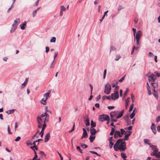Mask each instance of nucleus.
Segmentation results:
<instances>
[{
    "label": "nucleus",
    "instance_id": "nucleus-1",
    "mask_svg": "<svg viewBox=\"0 0 160 160\" xmlns=\"http://www.w3.org/2000/svg\"><path fill=\"white\" fill-rule=\"evenodd\" d=\"M113 148L115 151L119 150L121 152H123L126 149V143L122 139H118L114 145Z\"/></svg>",
    "mask_w": 160,
    "mask_h": 160
},
{
    "label": "nucleus",
    "instance_id": "nucleus-2",
    "mask_svg": "<svg viewBox=\"0 0 160 160\" xmlns=\"http://www.w3.org/2000/svg\"><path fill=\"white\" fill-rule=\"evenodd\" d=\"M111 89V86L110 84L107 83L105 85L104 92L106 94L108 95L110 93Z\"/></svg>",
    "mask_w": 160,
    "mask_h": 160
},
{
    "label": "nucleus",
    "instance_id": "nucleus-3",
    "mask_svg": "<svg viewBox=\"0 0 160 160\" xmlns=\"http://www.w3.org/2000/svg\"><path fill=\"white\" fill-rule=\"evenodd\" d=\"M20 22V20L19 18H17L14 21V23L12 24V27L10 30V32H14L16 28L18 25V23Z\"/></svg>",
    "mask_w": 160,
    "mask_h": 160
},
{
    "label": "nucleus",
    "instance_id": "nucleus-4",
    "mask_svg": "<svg viewBox=\"0 0 160 160\" xmlns=\"http://www.w3.org/2000/svg\"><path fill=\"white\" fill-rule=\"evenodd\" d=\"M39 117H41V119H42L43 122H47L49 117V115L46 112L42 113L41 116Z\"/></svg>",
    "mask_w": 160,
    "mask_h": 160
},
{
    "label": "nucleus",
    "instance_id": "nucleus-5",
    "mask_svg": "<svg viewBox=\"0 0 160 160\" xmlns=\"http://www.w3.org/2000/svg\"><path fill=\"white\" fill-rule=\"evenodd\" d=\"M98 119L100 121L103 122L104 121L109 120L110 118L108 115H103L99 116Z\"/></svg>",
    "mask_w": 160,
    "mask_h": 160
},
{
    "label": "nucleus",
    "instance_id": "nucleus-6",
    "mask_svg": "<svg viewBox=\"0 0 160 160\" xmlns=\"http://www.w3.org/2000/svg\"><path fill=\"white\" fill-rule=\"evenodd\" d=\"M151 84H152V86L153 88V95L156 99H158V93L155 90V88L156 87L157 88L158 85L156 83H155L154 82L151 83Z\"/></svg>",
    "mask_w": 160,
    "mask_h": 160
},
{
    "label": "nucleus",
    "instance_id": "nucleus-7",
    "mask_svg": "<svg viewBox=\"0 0 160 160\" xmlns=\"http://www.w3.org/2000/svg\"><path fill=\"white\" fill-rule=\"evenodd\" d=\"M156 78V76L153 74H151L148 78V80L150 82H152L151 83H153L152 82H154Z\"/></svg>",
    "mask_w": 160,
    "mask_h": 160
},
{
    "label": "nucleus",
    "instance_id": "nucleus-8",
    "mask_svg": "<svg viewBox=\"0 0 160 160\" xmlns=\"http://www.w3.org/2000/svg\"><path fill=\"white\" fill-rule=\"evenodd\" d=\"M119 98L118 92H114V93L111 94V98L112 100H115Z\"/></svg>",
    "mask_w": 160,
    "mask_h": 160
},
{
    "label": "nucleus",
    "instance_id": "nucleus-9",
    "mask_svg": "<svg viewBox=\"0 0 160 160\" xmlns=\"http://www.w3.org/2000/svg\"><path fill=\"white\" fill-rule=\"evenodd\" d=\"M132 133V132L130 131H127L126 133L125 134V135L124 138L122 139L123 141L127 140L128 139V137L131 135Z\"/></svg>",
    "mask_w": 160,
    "mask_h": 160
},
{
    "label": "nucleus",
    "instance_id": "nucleus-10",
    "mask_svg": "<svg viewBox=\"0 0 160 160\" xmlns=\"http://www.w3.org/2000/svg\"><path fill=\"white\" fill-rule=\"evenodd\" d=\"M148 144L149 146L153 152H158V150L156 146L151 145L150 143H148Z\"/></svg>",
    "mask_w": 160,
    "mask_h": 160
},
{
    "label": "nucleus",
    "instance_id": "nucleus-11",
    "mask_svg": "<svg viewBox=\"0 0 160 160\" xmlns=\"http://www.w3.org/2000/svg\"><path fill=\"white\" fill-rule=\"evenodd\" d=\"M37 121L38 123V128H41L42 127L43 121L42 119H41V117H38L37 118Z\"/></svg>",
    "mask_w": 160,
    "mask_h": 160
},
{
    "label": "nucleus",
    "instance_id": "nucleus-12",
    "mask_svg": "<svg viewBox=\"0 0 160 160\" xmlns=\"http://www.w3.org/2000/svg\"><path fill=\"white\" fill-rule=\"evenodd\" d=\"M151 129L154 134H155L157 133V131L156 129L155 124L154 123H152L151 126Z\"/></svg>",
    "mask_w": 160,
    "mask_h": 160
},
{
    "label": "nucleus",
    "instance_id": "nucleus-13",
    "mask_svg": "<svg viewBox=\"0 0 160 160\" xmlns=\"http://www.w3.org/2000/svg\"><path fill=\"white\" fill-rule=\"evenodd\" d=\"M142 36V33L141 31L140 30L138 31H137L136 33L135 38L140 39V38Z\"/></svg>",
    "mask_w": 160,
    "mask_h": 160
},
{
    "label": "nucleus",
    "instance_id": "nucleus-14",
    "mask_svg": "<svg viewBox=\"0 0 160 160\" xmlns=\"http://www.w3.org/2000/svg\"><path fill=\"white\" fill-rule=\"evenodd\" d=\"M90 130L92 135H94L98 131H97L94 128L92 127H90Z\"/></svg>",
    "mask_w": 160,
    "mask_h": 160
},
{
    "label": "nucleus",
    "instance_id": "nucleus-15",
    "mask_svg": "<svg viewBox=\"0 0 160 160\" xmlns=\"http://www.w3.org/2000/svg\"><path fill=\"white\" fill-rule=\"evenodd\" d=\"M50 135L49 132L47 133L45 135L44 142H47L49 139Z\"/></svg>",
    "mask_w": 160,
    "mask_h": 160
},
{
    "label": "nucleus",
    "instance_id": "nucleus-16",
    "mask_svg": "<svg viewBox=\"0 0 160 160\" xmlns=\"http://www.w3.org/2000/svg\"><path fill=\"white\" fill-rule=\"evenodd\" d=\"M124 110H122L119 113L118 116L116 117V119H118L121 118L123 115L124 112Z\"/></svg>",
    "mask_w": 160,
    "mask_h": 160
},
{
    "label": "nucleus",
    "instance_id": "nucleus-17",
    "mask_svg": "<svg viewBox=\"0 0 160 160\" xmlns=\"http://www.w3.org/2000/svg\"><path fill=\"white\" fill-rule=\"evenodd\" d=\"M130 99V97H128L125 100V108L126 109H127L128 106Z\"/></svg>",
    "mask_w": 160,
    "mask_h": 160
},
{
    "label": "nucleus",
    "instance_id": "nucleus-18",
    "mask_svg": "<svg viewBox=\"0 0 160 160\" xmlns=\"http://www.w3.org/2000/svg\"><path fill=\"white\" fill-rule=\"evenodd\" d=\"M26 23V22H24V23H23L22 24L20 25V27L21 29L24 30L25 29L27 26Z\"/></svg>",
    "mask_w": 160,
    "mask_h": 160
},
{
    "label": "nucleus",
    "instance_id": "nucleus-19",
    "mask_svg": "<svg viewBox=\"0 0 160 160\" xmlns=\"http://www.w3.org/2000/svg\"><path fill=\"white\" fill-rule=\"evenodd\" d=\"M85 123L87 126H89L90 125L89 119L88 116L86 118V120L85 121Z\"/></svg>",
    "mask_w": 160,
    "mask_h": 160
},
{
    "label": "nucleus",
    "instance_id": "nucleus-20",
    "mask_svg": "<svg viewBox=\"0 0 160 160\" xmlns=\"http://www.w3.org/2000/svg\"><path fill=\"white\" fill-rule=\"evenodd\" d=\"M115 133L116 134L119 138L122 137V136L121 135V133L119 131H116Z\"/></svg>",
    "mask_w": 160,
    "mask_h": 160
},
{
    "label": "nucleus",
    "instance_id": "nucleus-21",
    "mask_svg": "<svg viewBox=\"0 0 160 160\" xmlns=\"http://www.w3.org/2000/svg\"><path fill=\"white\" fill-rule=\"evenodd\" d=\"M88 135L87 132H83L82 136V137L81 139H82L83 138H86L88 137Z\"/></svg>",
    "mask_w": 160,
    "mask_h": 160
},
{
    "label": "nucleus",
    "instance_id": "nucleus-22",
    "mask_svg": "<svg viewBox=\"0 0 160 160\" xmlns=\"http://www.w3.org/2000/svg\"><path fill=\"white\" fill-rule=\"evenodd\" d=\"M15 110V109H10L8 111H7L6 112L8 114H10L13 113Z\"/></svg>",
    "mask_w": 160,
    "mask_h": 160
},
{
    "label": "nucleus",
    "instance_id": "nucleus-23",
    "mask_svg": "<svg viewBox=\"0 0 160 160\" xmlns=\"http://www.w3.org/2000/svg\"><path fill=\"white\" fill-rule=\"evenodd\" d=\"M121 155L122 158L124 159H126V158L127 157L126 154L124 152H122Z\"/></svg>",
    "mask_w": 160,
    "mask_h": 160
},
{
    "label": "nucleus",
    "instance_id": "nucleus-24",
    "mask_svg": "<svg viewBox=\"0 0 160 160\" xmlns=\"http://www.w3.org/2000/svg\"><path fill=\"white\" fill-rule=\"evenodd\" d=\"M95 136H90V137H89V139H90V142H93V141H94V139H95Z\"/></svg>",
    "mask_w": 160,
    "mask_h": 160
},
{
    "label": "nucleus",
    "instance_id": "nucleus-25",
    "mask_svg": "<svg viewBox=\"0 0 160 160\" xmlns=\"http://www.w3.org/2000/svg\"><path fill=\"white\" fill-rule=\"evenodd\" d=\"M135 110V109H134L130 115V117L132 119L133 118L135 115V113L134 112Z\"/></svg>",
    "mask_w": 160,
    "mask_h": 160
},
{
    "label": "nucleus",
    "instance_id": "nucleus-26",
    "mask_svg": "<svg viewBox=\"0 0 160 160\" xmlns=\"http://www.w3.org/2000/svg\"><path fill=\"white\" fill-rule=\"evenodd\" d=\"M108 12V11L107 10L104 12V14L103 15V16H102L101 19H100V22H101L102 20L104 19L105 16L106 15V14H107Z\"/></svg>",
    "mask_w": 160,
    "mask_h": 160
},
{
    "label": "nucleus",
    "instance_id": "nucleus-27",
    "mask_svg": "<svg viewBox=\"0 0 160 160\" xmlns=\"http://www.w3.org/2000/svg\"><path fill=\"white\" fill-rule=\"evenodd\" d=\"M110 116L111 118H113L115 116V112H111Z\"/></svg>",
    "mask_w": 160,
    "mask_h": 160
},
{
    "label": "nucleus",
    "instance_id": "nucleus-28",
    "mask_svg": "<svg viewBox=\"0 0 160 160\" xmlns=\"http://www.w3.org/2000/svg\"><path fill=\"white\" fill-rule=\"evenodd\" d=\"M91 125L92 126L91 127H92V128H93V127H96V123L95 122H94L93 120H92L91 121Z\"/></svg>",
    "mask_w": 160,
    "mask_h": 160
},
{
    "label": "nucleus",
    "instance_id": "nucleus-29",
    "mask_svg": "<svg viewBox=\"0 0 160 160\" xmlns=\"http://www.w3.org/2000/svg\"><path fill=\"white\" fill-rule=\"evenodd\" d=\"M47 100L46 99H44V98L42 99L41 102L42 103L43 105H45L46 104V101Z\"/></svg>",
    "mask_w": 160,
    "mask_h": 160
},
{
    "label": "nucleus",
    "instance_id": "nucleus-30",
    "mask_svg": "<svg viewBox=\"0 0 160 160\" xmlns=\"http://www.w3.org/2000/svg\"><path fill=\"white\" fill-rule=\"evenodd\" d=\"M115 131L114 128H112L111 131L110 132V135H112Z\"/></svg>",
    "mask_w": 160,
    "mask_h": 160
},
{
    "label": "nucleus",
    "instance_id": "nucleus-31",
    "mask_svg": "<svg viewBox=\"0 0 160 160\" xmlns=\"http://www.w3.org/2000/svg\"><path fill=\"white\" fill-rule=\"evenodd\" d=\"M119 89V87L118 86V85L117 86H116V87L114 89V92H118V91Z\"/></svg>",
    "mask_w": 160,
    "mask_h": 160
},
{
    "label": "nucleus",
    "instance_id": "nucleus-32",
    "mask_svg": "<svg viewBox=\"0 0 160 160\" xmlns=\"http://www.w3.org/2000/svg\"><path fill=\"white\" fill-rule=\"evenodd\" d=\"M46 122H43L44 123V124L42 125V131H43L44 129L46 127L47 125L46 123Z\"/></svg>",
    "mask_w": 160,
    "mask_h": 160
},
{
    "label": "nucleus",
    "instance_id": "nucleus-33",
    "mask_svg": "<svg viewBox=\"0 0 160 160\" xmlns=\"http://www.w3.org/2000/svg\"><path fill=\"white\" fill-rule=\"evenodd\" d=\"M43 96L46 97L45 99L47 100L48 98L49 97V93H45L43 95Z\"/></svg>",
    "mask_w": 160,
    "mask_h": 160
},
{
    "label": "nucleus",
    "instance_id": "nucleus-34",
    "mask_svg": "<svg viewBox=\"0 0 160 160\" xmlns=\"http://www.w3.org/2000/svg\"><path fill=\"white\" fill-rule=\"evenodd\" d=\"M113 145V143L112 141L109 142V146L110 149L112 148Z\"/></svg>",
    "mask_w": 160,
    "mask_h": 160
},
{
    "label": "nucleus",
    "instance_id": "nucleus-35",
    "mask_svg": "<svg viewBox=\"0 0 160 160\" xmlns=\"http://www.w3.org/2000/svg\"><path fill=\"white\" fill-rule=\"evenodd\" d=\"M56 38L55 37H53L50 40V42H56Z\"/></svg>",
    "mask_w": 160,
    "mask_h": 160
},
{
    "label": "nucleus",
    "instance_id": "nucleus-36",
    "mask_svg": "<svg viewBox=\"0 0 160 160\" xmlns=\"http://www.w3.org/2000/svg\"><path fill=\"white\" fill-rule=\"evenodd\" d=\"M133 103H132V104L130 106L129 109V112H130L133 109Z\"/></svg>",
    "mask_w": 160,
    "mask_h": 160
},
{
    "label": "nucleus",
    "instance_id": "nucleus-37",
    "mask_svg": "<svg viewBox=\"0 0 160 160\" xmlns=\"http://www.w3.org/2000/svg\"><path fill=\"white\" fill-rule=\"evenodd\" d=\"M76 149L77 150H78L81 153H82V150L80 148L79 146H77L76 147Z\"/></svg>",
    "mask_w": 160,
    "mask_h": 160
},
{
    "label": "nucleus",
    "instance_id": "nucleus-38",
    "mask_svg": "<svg viewBox=\"0 0 160 160\" xmlns=\"http://www.w3.org/2000/svg\"><path fill=\"white\" fill-rule=\"evenodd\" d=\"M66 10V8L63 6H62L61 7V11L62 12L65 11Z\"/></svg>",
    "mask_w": 160,
    "mask_h": 160
},
{
    "label": "nucleus",
    "instance_id": "nucleus-39",
    "mask_svg": "<svg viewBox=\"0 0 160 160\" xmlns=\"http://www.w3.org/2000/svg\"><path fill=\"white\" fill-rule=\"evenodd\" d=\"M120 132L121 133V135L122 136V135L124 134V133L125 132V131L122 128L120 129Z\"/></svg>",
    "mask_w": 160,
    "mask_h": 160
},
{
    "label": "nucleus",
    "instance_id": "nucleus-40",
    "mask_svg": "<svg viewBox=\"0 0 160 160\" xmlns=\"http://www.w3.org/2000/svg\"><path fill=\"white\" fill-rule=\"evenodd\" d=\"M115 50L116 49L113 46H111L110 48V53H111V51Z\"/></svg>",
    "mask_w": 160,
    "mask_h": 160
},
{
    "label": "nucleus",
    "instance_id": "nucleus-41",
    "mask_svg": "<svg viewBox=\"0 0 160 160\" xmlns=\"http://www.w3.org/2000/svg\"><path fill=\"white\" fill-rule=\"evenodd\" d=\"M58 52H55V55H54V60H53V62H54L55 60V58L57 57L58 55Z\"/></svg>",
    "mask_w": 160,
    "mask_h": 160
},
{
    "label": "nucleus",
    "instance_id": "nucleus-42",
    "mask_svg": "<svg viewBox=\"0 0 160 160\" xmlns=\"http://www.w3.org/2000/svg\"><path fill=\"white\" fill-rule=\"evenodd\" d=\"M81 146L83 148H87L88 147V146L86 144H81Z\"/></svg>",
    "mask_w": 160,
    "mask_h": 160
},
{
    "label": "nucleus",
    "instance_id": "nucleus-43",
    "mask_svg": "<svg viewBox=\"0 0 160 160\" xmlns=\"http://www.w3.org/2000/svg\"><path fill=\"white\" fill-rule=\"evenodd\" d=\"M121 57L120 55H117L116 56V58H115V60L116 61H118L119 59V58H121Z\"/></svg>",
    "mask_w": 160,
    "mask_h": 160
},
{
    "label": "nucleus",
    "instance_id": "nucleus-44",
    "mask_svg": "<svg viewBox=\"0 0 160 160\" xmlns=\"http://www.w3.org/2000/svg\"><path fill=\"white\" fill-rule=\"evenodd\" d=\"M89 152H91L92 153L96 154V155H98V156H101L100 155L98 154L97 152H96L95 151H89Z\"/></svg>",
    "mask_w": 160,
    "mask_h": 160
},
{
    "label": "nucleus",
    "instance_id": "nucleus-45",
    "mask_svg": "<svg viewBox=\"0 0 160 160\" xmlns=\"http://www.w3.org/2000/svg\"><path fill=\"white\" fill-rule=\"evenodd\" d=\"M124 8L122 6L120 5L118 7V11H119L122 9H123Z\"/></svg>",
    "mask_w": 160,
    "mask_h": 160
},
{
    "label": "nucleus",
    "instance_id": "nucleus-46",
    "mask_svg": "<svg viewBox=\"0 0 160 160\" xmlns=\"http://www.w3.org/2000/svg\"><path fill=\"white\" fill-rule=\"evenodd\" d=\"M125 75L122 77L118 81L120 82H122L125 79Z\"/></svg>",
    "mask_w": 160,
    "mask_h": 160
},
{
    "label": "nucleus",
    "instance_id": "nucleus-47",
    "mask_svg": "<svg viewBox=\"0 0 160 160\" xmlns=\"http://www.w3.org/2000/svg\"><path fill=\"white\" fill-rule=\"evenodd\" d=\"M156 122H157L160 121V116H158L156 118Z\"/></svg>",
    "mask_w": 160,
    "mask_h": 160
},
{
    "label": "nucleus",
    "instance_id": "nucleus-48",
    "mask_svg": "<svg viewBox=\"0 0 160 160\" xmlns=\"http://www.w3.org/2000/svg\"><path fill=\"white\" fill-rule=\"evenodd\" d=\"M37 10H34L32 13V16L33 17H34L35 16V14L37 13Z\"/></svg>",
    "mask_w": 160,
    "mask_h": 160
},
{
    "label": "nucleus",
    "instance_id": "nucleus-49",
    "mask_svg": "<svg viewBox=\"0 0 160 160\" xmlns=\"http://www.w3.org/2000/svg\"><path fill=\"white\" fill-rule=\"evenodd\" d=\"M27 82H25L22 84V88H23L24 87L27 85Z\"/></svg>",
    "mask_w": 160,
    "mask_h": 160
},
{
    "label": "nucleus",
    "instance_id": "nucleus-50",
    "mask_svg": "<svg viewBox=\"0 0 160 160\" xmlns=\"http://www.w3.org/2000/svg\"><path fill=\"white\" fill-rule=\"evenodd\" d=\"M43 133H44V132H43V131H42V130L41 131V132H39V134H41V138H42L43 137Z\"/></svg>",
    "mask_w": 160,
    "mask_h": 160
},
{
    "label": "nucleus",
    "instance_id": "nucleus-51",
    "mask_svg": "<svg viewBox=\"0 0 160 160\" xmlns=\"http://www.w3.org/2000/svg\"><path fill=\"white\" fill-rule=\"evenodd\" d=\"M107 72V70L106 69H105L104 70V72H103V78L105 79L106 77V74Z\"/></svg>",
    "mask_w": 160,
    "mask_h": 160
},
{
    "label": "nucleus",
    "instance_id": "nucleus-52",
    "mask_svg": "<svg viewBox=\"0 0 160 160\" xmlns=\"http://www.w3.org/2000/svg\"><path fill=\"white\" fill-rule=\"evenodd\" d=\"M8 133L9 134H12V132L10 131V127L9 125H8Z\"/></svg>",
    "mask_w": 160,
    "mask_h": 160
},
{
    "label": "nucleus",
    "instance_id": "nucleus-53",
    "mask_svg": "<svg viewBox=\"0 0 160 160\" xmlns=\"http://www.w3.org/2000/svg\"><path fill=\"white\" fill-rule=\"evenodd\" d=\"M156 157L160 158V152H156Z\"/></svg>",
    "mask_w": 160,
    "mask_h": 160
},
{
    "label": "nucleus",
    "instance_id": "nucleus-54",
    "mask_svg": "<svg viewBox=\"0 0 160 160\" xmlns=\"http://www.w3.org/2000/svg\"><path fill=\"white\" fill-rule=\"evenodd\" d=\"M126 122L127 123L128 125H129L131 124V120L130 119L126 121Z\"/></svg>",
    "mask_w": 160,
    "mask_h": 160
},
{
    "label": "nucleus",
    "instance_id": "nucleus-55",
    "mask_svg": "<svg viewBox=\"0 0 160 160\" xmlns=\"http://www.w3.org/2000/svg\"><path fill=\"white\" fill-rule=\"evenodd\" d=\"M39 154L41 155V156L44 155L45 156V157H46V155L44 153V152L42 151H40L39 152Z\"/></svg>",
    "mask_w": 160,
    "mask_h": 160
},
{
    "label": "nucleus",
    "instance_id": "nucleus-56",
    "mask_svg": "<svg viewBox=\"0 0 160 160\" xmlns=\"http://www.w3.org/2000/svg\"><path fill=\"white\" fill-rule=\"evenodd\" d=\"M89 86H90L91 89V94H92V91L93 90V87L92 86L91 84H89Z\"/></svg>",
    "mask_w": 160,
    "mask_h": 160
},
{
    "label": "nucleus",
    "instance_id": "nucleus-57",
    "mask_svg": "<svg viewBox=\"0 0 160 160\" xmlns=\"http://www.w3.org/2000/svg\"><path fill=\"white\" fill-rule=\"evenodd\" d=\"M123 118L125 120V121H126V120L129 119V117L128 115L124 116L123 117Z\"/></svg>",
    "mask_w": 160,
    "mask_h": 160
},
{
    "label": "nucleus",
    "instance_id": "nucleus-58",
    "mask_svg": "<svg viewBox=\"0 0 160 160\" xmlns=\"http://www.w3.org/2000/svg\"><path fill=\"white\" fill-rule=\"evenodd\" d=\"M20 139H21V137L19 136H18L15 140V141L16 142L20 140Z\"/></svg>",
    "mask_w": 160,
    "mask_h": 160
},
{
    "label": "nucleus",
    "instance_id": "nucleus-59",
    "mask_svg": "<svg viewBox=\"0 0 160 160\" xmlns=\"http://www.w3.org/2000/svg\"><path fill=\"white\" fill-rule=\"evenodd\" d=\"M128 91V89L127 88L126 89V91L124 92V97H125L126 96L127 93V92Z\"/></svg>",
    "mask_w": 160,
    "mask_h": 160
},
{
    "label": "nucleus",
    "instance_id": "nucleus-60",
    "mask_svg": "<svg viewBox=\"0 0 160 160\" xmlns=\"http://www.w3.org/2000/svg\"><path fill=\"white\" fill-rule=\"evenodd\" d=\"M131 97L132 102H134V97L133 94H131Z\"/></svg>",
    "mask_w": 160,
    "mask_h": 160
},
{
    "label": "nucleus",
    "instance_id": "nucleus-61",
    "mask_svg": "<svg viewBox=\"0 0 160 160\" xmlns=\"http://www.w3.org/2000/svg\"><path fill=\"white\" fill-rule=\"evenodd\" d=\"M132 126H129L127 128H125V129H127L128 130H131L132 129Z\"/></svg>",
    "mask_w": 160,
    "mask_h": 160
},
{
    "label": "nucleus",
    "instance_id": "nucleus-62",
    "mask_svg": "<svg viewBox=\"0 0 160 160\" xmlns=\"http://www.w3.org/2000/svg\"><path fill=\"white\" fill-rule=\"evenodd\" d=\"M144 142L145 143H147L148 144V142L149 141V140L147 139H144Z\"/></svg>",
    "mask_w": 160,
    "mask_h": 160
},
{
    "label": "nucleus",
    "instance_id": "nucleus-63",
    "mask_svg": "<svg viewBox=\"0 0 160 160\" xmlns=\"http://www.w3.org/2000/svg\"><path fill=\"white\" fill-rule=\"evenodd\" d=\"M49 50V48L48 47H46V51L45 52L46 53H48Z\"/></svg>",
    "mask_w": 160,
    "mask_h": 160
},
{
    "label": "nucleus",
    "instance_id": "nucleus-64",
    "mask_svg": "<svg viewBox=\"0 0 160 160\" xmlns=\"http://www.w3.org/2000/svg\"><path fill=\"white\" fill-rule=\"evenodd\" d=\"M108 108L109 109H112L114 108L113 106H109L108 107Z\"/></svg>",
    "mask_w": 160,
    "mask_h": 160
}]
</instances>
